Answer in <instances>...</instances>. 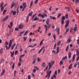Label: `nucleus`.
<instances>
[{"mask_svg":"<svg viewBox=\"0 0 79 79\" xmlns=\"http://www.w3.org/2000/svg\"><path fill=\"white\" fill-rule=\"evenodd\" d=\"M56 43H55V44L54 46V47L53 48L54 50H55V49H56Z\"/></svg>","mask_w":79,"mask_h":79,"instance_id":"a19ab883","label":"nucleus"},{"mask_svg":"<svg viewBox=\"0 0 79 79\" xmlns=\"http://www.w3.org/2000/svg\"><path fill=\"white\" fill-rule=\"evenodd\" d=\"M8 41H6V43H5L4 45H8Z\"/></svg>","mask_w":79,"mask_h":79,"instance_id":"4d7b16f0","label":"nucleus"},{"mask_svg":"<svg viewBox=\"0 0 79 79\" xmlns=\"http://www.w3.org/2000/svg\"><path fill=\"white\" fill-rule=\"evenodd\" d=\"M32 5H33V1H31V2L30 5V8H31V6H32Z\"/></svg>","mask_w":79,"mask_h":79,"instance_id":"72a5a7b5","label":"nucleus"},{"mask_svg":"<svg viewBox=\"0 0 79 79\" xmlns=\"http://www.w3.org/2000/svg\"><path fill=\"white\" fill-rule=\"evenodd\" d=\"M9 18V16L7 15L3 19V21H5L6 20H7L8 18Z\"/></svg>","mask_w":79,"mask_h":79,"instance_id":"0eeeda50","label":"nucleus"},{"mask_svg":"<svg viewBox=\"0 0 79 79\" xmlns=\"http://www.w3.org/2000/svg\"><path fill=\"white\" fill-rule=\"evenodd\" d=\"M50 21V19L48 18L47 20L46 21V23L47 24V25H48L49 24V22Z\"/></svg>","mask_w":79,"mask_h":79,"instance_id":"6e6552de","label":"nucleus"},{"mask_svg":"<svg viewBox=\"0 0 79 79\" xmlns=\"http://www.w3.org/2000/svg\"><path fill=\"white\" fill-rule=\"evenodd\" d=\"M38 20H39V18H37V16H36L34 18V21H38Z\"/></svg>","mask_w":79,"mask_h":79,"instance_id":"9b49d317","label":"nucleus"},{"mask_svg":"<svg viewBox=\"0 0 79 79\" xmlns=\"http://www.w3.org/2000/svg\"><path fill=\"white\" fill-rule=\"evenodd\" d=\"M78 39H79V36L78 38ZM77 44H78V45H79V40H77Z\"/></svg>","mask_w":79,"mask_h":79,"instance_id":"338daca9","label":"nucleus"},{"mask_svg":"<svg viewBox=\"0 0 79 79\" xmlns=\"http://www.w3.org/2000/svg\"><path fill=\"white\" fill-rule=\"evenodd\" d=\"M69 20H68L66 22V24L65 25L64 27L65 28H67L68 27V25H69Z\"/></svg>","mask_w":79,"mask_h":79,"instance_id":"7ed1b4c3","label":"nucleus"},{"mask_svg":"<svg viewBox=\"0 0 79 79\" xmlns=\"http://www.w3.org/2000/svg\"><path fill=\"white\" fill-rule=\"evenodd\" d=\"M71 52L69 53V56H68L69 58H71Z\"/></svg>","mask_w":79,"mask_h":79,"instance_id":"79ce46f5","label":"nucleus"},{"mask_svg":"<svg viewBox=\"0 0 79 79\" xmlns=\"http://www.w3.org/2000/svg\"><path fill=\"white\" fill-rule=\"evenodd\" d=\"M60 16H61V13L59 14L57 16L58 18H59L60 17Z\"/></svg>","mask_w":79,"mask_h":79,"instance_id":"8fccbe9b","label":"nucleus"},{"mask_svg":"<svg viewBox=\"0 0 79 79\" xmlns=\"http://www.w3.org/2000/svg\"><path fill=\"white\" fill-rule=\"evenodd\" d=\"M36 15H37V14H35V15L31 17V19H34V17H35V16H36Z\"/></svg>","mask_w":79,"mask_h":79,"instance_id":"e433bc0d","label":"nucleus"},{"mask_svg":"<svg viewBox=\"0 0 79 79\" xmlns=\"http://www.w3.org/2000/svg\"><path fill=\"white\" fill-rule=\"evenodd\" d=\"M24 27V26L21 24L19 25V29H22Z\"/></svg>","mask_w":79,"mask_h":79,"instance_id":"423d86ee","label":"nucleus"},{"mask_svg":"<svg viewBox=\"0 0 79 79\" xmlns=\"http://www.w3.org/2000/svg\"><path fill=\"white\" fill-rule=\"evenodd\" d=\"M28 33V31H26L25 32V33L23 34V36H24L25 35H26Z\"/></svg>","mask_w":79,"mask_h":79,"instance_id":"c756f323","label":"nucleus"},{"mask_svg":"<svg viewBox=\"0 0 79 79\" xmlns=\"http://www.w3.org/2000/svg\"><path fill=\"white\" fill-rule=\"evenodd\" d=\"M23 41H26V40H27L26 37H23Z\"/></svg>","mask_w":79,"mask_h":79,"instance_id":"864d4df0","label":"nucleus"},{"mask_svg":"<svg viewBox=\"0 0 79 79\" xmlns=\"http://www.w3.org/2000/svg\"><path fill=\"white\" fill-rule=\"evenodd\" d=\"M67 58H68L67 56H66L65 57H63L62 58V60L63 61V60H66Z\"/></svg>","mask_w":79,"mask_h":79,"instance_id":"dca6fc26","label":"nucleus"},{"mask_svg":"<svg viewBox=\"0 0 79 79\" xmlns=\"http://www.w3.org/2000/svg\"><path fill=\"white\" fill-rule=\"evenodd\" d=\"M43 15H42L40 14H38V16H40V17H42V18L44 19L45 17H45H47V14H45V13H43Z\"/></svg>","mask_w":79,"mask_h":79,"instance_id":"f03ea898","label":"nucleus"},{"mask_svg":"<svg viewBox=\"0 0 79 79\" xmlns=\"http://www.w3.org/2000/svg\"><path fill=\"white\" fill-rule=\"evenodd\" d=\"M5 47L6 48V50H8L9 49H10V47H10V46L9 45V47H8V46L7 45H6L5 46Z\"/></svg>","mask_w":79,"mask_h":79,"instance_id":"a878e982","label":"nucleus"},{"mask_svg":"<svg viewBox=\"0 0 79 79\" xmlns=\"http://www.w3.org/2000/svg\"><path fill=\"white\" fill-rule=\"evenodd\" d=\"M51 73H52V70H50V71L49 72L48 74V75H50V74H51Z\"/></svg>","mask_w":79,"mask_h":79,"instance_id":"e2e57ef3","label":"nucleus"},{"mask_svg":"<svg viewBox=\"0 0 79 79\" xmlns=\"http://www.w3.org/2000/svg\"><path fill=\"white\" fill-rule=\"evenodd\" d=\"M44 26L46 28V32H47V26L46 25H44Z\"/></svg>","mask_w":79,"mask_h":79,"instance_id":"58836bf2","label":"nucleus"},{"mask_svg":"<svg viewBox=\"0 0 79 79\" xmlns=\"http://www.w3.org/2000/svg\"><path fill=\"white\" fill-rule=\"evenodd\" d=\"M70 42H71V40L69 39L67 40V42H68V43H70Z\"/></svg>","mask_w":79,"mask_h":79,"instance_id":"a18cd8bd","label":"nucleus"},{"mask_svg":"<svg viewBox=\"0 0 79 79\" xmlns=\"http://www.w3.org/2000/svg\"><path fill=\"white\" fill-rule=\"evenodd\" d=\"M65 19H68V15L66 14L65 15V16H63L62 17V18L61 19V23L63 25L64 24V20H65Z\"/></svg>","mask_w":79,"mask_h":79,"instance_id":"f257e3e1","label":"nucleus"},{"mask_svg":"<svg viewBox=\"0 0 79 79\" xmlns=\"http://www.w3.org/2000/svg\"><path fill=\"white\" fill-rule=\"evenodd\" d=\"M42 66L43 68H45V63L44 62L42 64Z\"/></svg>","mask_w":79,"mask_h":79,"instance_id":"5701e85b","label":"nucleus"},{"mask_svg":"<svg viewBox=\"0 0 79 79\" xmlns=\"http://www.w3.org/2000/svg\"><path fill=\"white\" fill-rule=\"evenodd\" d=\"M56 76H57V71L56 70L55 71L54 74L53 75V76L54 77L55 79H56Z\"/></svg>","mask_w":79,"mask_h":79,"instance_id":"1a4fd4ad","label":"nucleus"},{"mask_svg":"<svg viewBox=\"0 0 79 79\" xmlns=\"http://www.w3.org/2000/svg\"><path fill=\"white\" fill-rule=\"evenodd\" d=\"M76 13H79V10H78V9H76Z\"/></svg>","mask_w":79,"mask_h":79,"instance_id":"052dcab7","label":"nucleus"},{"mask_svg":"<svg viewBox=\"0 0 79 79\" xmlns=\"http://www.w3.org/2000/svg\"><path fill=\"white\" fill-rule=\"evenodd\" d=\"M32 13H33V12L32 11H31V12L29 13L28 15L29 16H32Z\"/></svg>","mask_w":79,"mask_h":79,"instance_id":"473e14b6","label":"nucleus"},{"mask_svg":"<svg viewBox=\"0 0 79 79\" xmlns=\"http://www.w3.org/2000/svg\"><path fill=\"white\" fill-rule=\"evenodd\" d=\"M24 31H22L19 33V35L20 37H21L22 35L24 33Z\"/></svg>","mask_w":79,"mask_h":79,"instance_id":"bb28decb","label":"nucleus"},{"mask_svg":"<svg viewBox=\"0 0 79 79\" xmlns=\"http://www.w3.org/2000/svg\"><path fill=\"white\" fill-rule=\"evenodd\" d=\"M1 11H2L4 9V7H1Z\"/></svg>","mask_w":79,"mask_h":79,"instance_id":"680f3d73","label":"nucleus"},{"mask_svg":"<svg viewBox=\"0 0 79 79\" xmlns=\"http://www.w3.org/2000/svg\"><path fill=\"white\" fill-rule=\"evenodd\" d=\"M15 63H14L13 64L12 66V69H14L15 68Z\"/></svg>","mask_w":79,"mask_h":79,"instance_id":"ea45409f","label":"nucleus"},{"mask_svg":"<svg viewBox=\"0 0 79 79\" xmlns=\"http://www.w3.org/2000/svg\"><path fill=\"white\" fill-rule=\"evenodd\" d=\"M29 15H28V16L27 18V22L28 23V21L29 20Z\"/></svg>","mask_w":79,"mask_h":79,"instance_id":"c03bdc74","label":"nucleus"},{"mask_svg":"<svg viewBox=\"0 0 79 79\" xmlns=\"http://www.w3.org/2000/svg\"><path fill=\"white\" fill-rule=\"evenodd\" d=\"M3 2H2L1 4L0 5V7L1 8V7H3Z\"/></svg>","mask_w":79,"mask_h":79,"instance_id":"5fc2aeb1","label":"nucleus"},{"mask_svg":"<svg viewBox=\"0 0 79 79\" xmlns=\"http://www.w3.org/2000/svg\"><path fill=\"white\" fill-rule=\"evenodd\" d=\"M23 6L24 8H26V7H27V4L26 2L23 3Z\"/></svg>","mask_w":79,"mask_h":79,"instance_id":"2eb2a0df","label":"nucleus"},{"mask_svg":"<svg viewBox=\"0 0 79 79\" xmlns=\"http://www.w3.org/2000/svg\"><path fill=\"white\" fill-rule=\"evenodd\" d=\"M78 64V62H76V63L74 65V68H76V66L77 65V64Z\"/></svg>","mask_w":79,"mask_h":79,"instance_id":"7c9ffc66","label":"nucleus"},{"mask_svg":"<svg viewBox=\"0 0 79 79\" xmlns=\"http://www.w3.org/2000/svg\"><path fill=\"white\" fill-rule=\"evenodd\" d=\"M24 56H25V54H23V55L20 56V58H22V57H23Z\"/></svg>","mask_w":79,"mask_h":79,"instance_id":"bf43d9fd","label":"nucleus"},{"mask_svg":"<svg viewBox=\"0 0 79 79\" xmlns=\"http://www.w3.org/2000/svg\"><path fill=\"white\" fill-rule=\"evenodd\" d=\"M65 9H70V7H65Z\"/></svg>","mask_w":79,"mask_h":79,"instance_id":"774afa93","label":"nucleus"},{"mask_svg":"<svg viewBox=\"0 0 79 79\" xmlns=\"http://www.w3.org/2000/svg\"><path fill=\"white\" fill-rule=\"evenodd\" d=\"M12 44V40H10L9 43V47H11V46Z\"/></svg>","mask_w":79,"mask_h":79,"instance_id":"4468645a","label":"nucleus"},{"mask_svg":"<svg viewBox=\"0 0 79 79\" xmlns=\"http://www.w3.org/2000/svg\"><path fill=\"white\" fill-rule=\"evenodd\" d=\"M69 28H68L67 30H66V31H65V32L64 33V35H66V34H67V33H68V31H69Z\"/></svg>","mask_w":79,"mask_h":79,"instance_id":"f8f14e48","label":"nucleus"},{"mask_svg":"<svg viewBox=\"0 0 79 79\" xmlns=\"http://www.w3.org/2000/svg\"><path fill=\"white\" fill-rule=\"evenodd\" d=\"M57 52L56 53H59V47H56V50Z\"/></svg>","mask_w":79,"mask_h":79,"instance_id":"aec40b11","label":"nucleus"},{"mask_svg":"<svg viewBox=\"0 0 79 79\" xmlns=\"http://www.w3.org/2000/svg\"><path fill=\"white\" fill-rule=\"evenodd\" d=\"M77 55L78 56H79V50H77Z\"/></svg>","mask_w":79,"mask_h":79,"instance_id":"c85d7f7f","label":"nucleus"},{"mask_svg":"<svg viewBox=\"0 0 79 79\" xmlns=\"http://www.w3.org/2000/svg\"><path fill=\"white\" fill-rule=\"evenodd\" d=\"M48 64L49 66V68L47 71V73L50 71V68L52 66V65H51V62H49L48 63Z\"/></svg>","mask_w":79,"mask_h":79,"instance_id":"20e7f679","label":"nucleus"},{"mask_svg":"<svg viewBox=\"0 0 79 79\" xmlns=\"http://www.w3.org/2000/svg\"><path fill=\"white\" fill-rule=\"evenodd\" d=\"M3 48H2L0 50V54H2V53H3Z\"/></svg>","mask_w":79,"mask_h":79,"instance_id":"f3484780","label":"nucleus"},{"mask_svg":"<svg viewBox=\"0 0 79 79\" xmlns=\"http://www.w3.org/2000/svg\"><path fill=\"white\" fill-rule=\"evenodd\" d=\"M75 56H76V54H74L73 57V59H72L73 62L74 61V59H75Z\"/></svg>","mask_w":79,"mask_h":79,"instance_id":"4be33fe9","label":"nucleus"},{"mask_svg":"<svg viewBox=\"0 0 79 79\" xmlns=\"http://www.w3.org/2000/svg\"><path fill=\"white\" fill-rule=\"evenodd\" d=\"M73 65V64H71L69 66V69H72V66Z\"/></svg>","mask_w":79,"mask_h":79,"instance_id":"412c9836","label":"nucleus"},{"mask_svg":"<svg viewBox=\"0 0 79 79\" xmlns=\"http://www.w3.org/2000/svg\"><path fill=\"white\" fill-rule=\"evenodd\" d=\"M19 61L20 62H21V63H23V59H21V57H19Z\"/></svg>","mask_w":79,"mask_h":79,"instance_id":"cd10ccee","label":"nucleus"},{"mask_svg":"<svg viewBox=\"0 0 79 79\" xmlns=\"http://www.w3.org/2000/svg\"><path fill=\"white\" fill-rule=\"evenodd\" d=\"M12 13H13V15H15L16 14V11H11L10 14H11Z\"/></svg>","mask_w":79,"mask_h":79,"instance_id":"ddd939ff","label":"nucleus"},{"mask_svg":"<svg viewBox=\"0 0 79 79\" xmlns=\"http://www.w3.org/2000/svg\"><path fill=\"white\" fill-rule=\"evenodd\" d=\"M6 10H3V15H4L5 13H6Z\"/></svg>","mask_w":79,"mask_h":79,"instance_id":"4c0bfd02","label":"nucleus"},{"mask_svg":"<svg viewBox=\"0 0 79 79\" xmlns=\"http://www.w3.org/2000/svg\"><path fill=\"white\" fill-rule=\"evenodd\" d=\"M73 30H74V31L73 33H72V34H75V32L76 31H77V27H74L73 28Z\"/></svg>","mask_w":79,"mask_h":79,"instance_id":"9d476101","label":"nucleus"},{"mask_svg":"<svg viewBox=\"0 0 79 79\" xmlns=\"http://www.w3.org/2000/svg\"><path fill=\"white\" fill-rule=\"evenodd\" d=\"M36 59H37V56H35L33 58V60H36Z\"/></svg>","mask_w":79,"mask_h":79,"instance_id":"37998d69","label":"nucleus"},{"mask_svg":"<svg viewBox=\"0 0 79 79\" xmlns=\"http://www.w3.org/2000/svg\"><path fill=\"white\" fill-rule=\"evenodd\" d=\"M10 25H8V27H9V29H12V27L13 26V22H11L10 23Z\"/></svg>","mask_w":79,"mask_h":79,"instance_id":"39448f33","label":"nucleus"},{"mask_svg":"<svg viewBox=\"0 0 79 79\" xmlns=\"http://www.w3.org/2000/svg\"><path fill=\"white\" fill-rule=\"evenodd\" d=\"M48 66L47 65V66L46 67L45 69L44 70V71H45L47 70V69H48Z\"/></svg>","mask_w":79,"mask_h":79,"instance_id":"603ef678","label":"nucleus"},{"mask_svg":"<svg viewBox=\"0 0 79 79\" xmlns=\"http://www.w3.org/2000/svg\"><path fill=\"white\" fill-rule=\"evenodd\" d=\"M16 71H15L14 72V76H16Z\"/></svg>","mask_w":79,"mask_h":79,"instance_id":"69168bd1","label":"nucleus"},{"mask_svg":"<svg viewBox=\"0 0 79 79\" xmlns=\"http://www.w3.org/2000/svg\"><path fill=\"white\" fill-rule=\"evenodd\" d=\"M60 44H61V41H59L57 42V46H59Z\"/></svg>","mask_w":79,"mask_h":79,"instance_id":"2f4dec72","label":"nucleus"},{"mask_svg":"<svg viewBox=\"0 0 79 79\" xmlns=\"http://www.w3.org/2000/svg\"><path fill=\"white\" fill-rule=\"evenodd\" d=\"M57 31L58 35H60V28H57Z\"/></svg>","mask_w":79,"mask_h":79,"instance_id":"6ab92c4d","label":"nucleus"},{"mask_svg":"<svg viewBox=\"0 0 79 79\" xmlns=\"http://www.w3.org/2000/svg\"><path fill=\"white\" fill-rule=\"evenodd\" d=\"M41 61V60L40 59V57H39L38 58L37 61L39 62Z\"/></svg>","mask_w":79,"mask_h":79,"instance_id":"3c124183","label":"nucleus"},{"mask_svg":"<svg viewBox=\"0 0 79 79\" xmlns=\"http://www.w3.org/2000/svg\"><path fill=\"white\" fill-rule=\"evenodd\" d=\"M2 73L5 74V69H3L2 71Z\"/></svg>","mask_w":79,"mask_h":79,"instance_id":"0e129e2a","label":"nucleus"},{"mask_svg":"<svg viewBox=\"0 0 79 79\" xmlns=\"http://www.w3.org/2000/svg\"><path fill=\"white\" fill-rule=\"evenodd\" d=\"M34 68H36V69L37 70V71H38V70H40V69H39V68H38L36 66H35L34 67Z\"/></svg>","mask_w":79,"mask_h":79,"instance_id":"de8ad7c7","label":"nucleus"},{"mask_svg":"<svg viewBox=\"0 0 79 79\" xmlns=\"http://www.w3.org/2000/svg\"><path fill=\"white\" fill-rule=\"evenodd\" d=\"M15 6V4L12 3L11 7V8H13Z\"/></svg>","mask_w":79,"mask_h":79,"instance_id":"b1692460","label":"nucleus"},{"mask_svg":"<svg viewBox=\"0 0 79 79\" xmlns=\"http://www.w3.org/2000/svg\"><path fill=\"white\" fill-rule=\"evenodd\" d=\"M63 64V62L62 61H60L59 63L60 65H62Z\"/></svg>","mask_w":79,"mask_h":79,"instance_id":"f704fd0d","label":"nucleus"},{"mask_svg":"<svg viewBox=\"0 0 79 79\" xmlns=\"http://www.w3.org/2000/svg\"><path fill=\"white\" fill-rule=\"evenodd\" d=\"M48 25V29H50V27H51V25L50 24H49Z\"/></svg>","mask_w":79,"mask_h":79,"instance_id":"13d9d810","label":"nucleus"},{"mask_svg":"<svg viewBox=\"0 0 79 79\" xmlns=\"http://www.w3.org/2000/svg\"><path fill=\"white\" fill-rule=\"evenodd\" d=\"M53 38L55 40H56V35L54 34L53 35Z\"/></svg>","mask_w":79,"mask_h":79,"instance_id":"6e6d98bb","label":"nucleus"},{"mask_svg":"<svg viewBox=\"0 0 79 79\" xmlns=\"http://www.w3.org/2000/svg\"><path fill=\"white\" fill-rule=\"evenodd\" d=\"M69 49V45H68L67 46L66 48L65 49V50L66 52H68V49Z\"/></svg>","mask_w":79,"mask_h":79,"instance_id":"393cba45","label":"nucleus"},{"mask_svg":"<svg viewBox=\"0 0 79 79\" xmlns=\"http://www.w3.org/2000/svg\"><path fill=\"white\" fill-rule=\"evenodd\" d=\"M48 79H49V78H50V75H48V74H47L46 75V76L45 77V78H46V77H48Z\"/></svg>","mask_w":79,"mask_h":79,"instance_id":"c9c22d12","label":"nucleus"},{"mask_svg":"<svg viewBox=\"0 0 79 79\" xmlns=\"http://www.w3.org/2000/svg\"><path fill=\"white\" fill-rule=\"evenodd\" d=\"M15 31H19V27H17L15 28Z\"/></svg>","mask_w":79,"mask_h":79,"instance_id":"49530a36","label":"nucleus"},{"mask_svg":"<svg viewBox=\"0 0 79 79\" xmlns=\"http://www.w3.org/2000/svg\"><path fill=\"white\" fill-rule=\"evenodd\" d=\"M16 45V44L15 43L11 47V48L12 50H13V49L15 47V46Z\"/></svg>","mask_w":79,"mask_h":79,"instance_id":"a211bd4d","label":"nucleus"},{"mask_svg":"<svg viewBox=\"0 0 79 79\" xmlns=\"http://www.w3.org/2000/svg\"><path fill=\"white\" fill-rule=\"evenodd\" d=\"M43 44V40H42L41 41V42H40V46H41Z\"/></svg>","mask_w":79,"mask_h":79,"instance_id":"09e8293b","label":"nucleus"}]
</instances>
